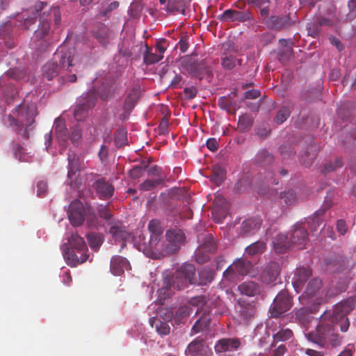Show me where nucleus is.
I'll return each mask as SVG.
<instances>
[{"mask_svg":"<svg viewBox=\"0 0 356 356\" xmlns=\"http://www.w3.org/2000/svg\"><path fill=\"white\" fill-rule=\"evenodd\" d=\"M356 298L350 297L337 304L333 309L325 311L321 316V324L314 332L306 335L307 339L324 348L340 346L341 337L338 334L335 327L339 325L342 332L348 330L350 322L347 315L353 310Z\"/></svg>","mask_w":356,"mask_h":356,"instance_id":"nucleus-1","label":"nucleus"},{"mask_svg":"<svg viewBox=\"0 0 356 356\" xmlns=\"http://www.w3.org/2000/svg\"><path fill=\"white\" fill-rule=\"evenodd\" d=\"M36 115L35 106L33 104L26 106L20 104L14 108L12 113L3 118V122L6 126L13 127L16 132H19L26 127L22 136L28 139L29 138L28 128L34 123Z\"/></svg>","mask_w":356,"mask_h":356,"instance_id":"nucleus-2","label":"nucleus"},{"mask_svg":"<svg viewBox=\"0 0 356 356\" xmlns=\"http://www.w3.org/2000/svg\"><path fill=\"white\" fill-rule=\"evenodd\" d=\"M194 273L195 266L193 264L182 265L179 270L172 275L171 277H164L161 290H168L171 286L177 290L184 289L188 284H192V277Z\"/></svg>","mask_w":356,"mask_h":356,"instance_id":"nucleus-3","label":"nucleus"},{"mask_svg":"<svg viewBox=\"0 0 356 356\" xmlns=\"http://www.w3.org/2000/svg\"><path fill=\"white\" fill-rule=\"evenodd\" d=\"M292 307L291 298L286 291H281L275 298L270 307V316L278 318Z\"/></svg>","mask_w":356,"mask_h":356,"instance_id":"nucleus-4","label":"nucleus"},{"mask_svg":"<svg viewBox=\"0 0 356 356\" xmlns=\"http://www.w3.org/2000/svg\"><path fill=\"white\" fill-rule=\"evenodd\" d=\"M241 346V341L237 337H223L218 340L214 346V350L219 356H230V354L237 351Z\"/></svg>","mask_w":356,"mask_h":356,"instance_id":"nucleus-5","label":"nucleus"},{"mask_svg":"<svg viewBox=\"0 0 356 356\" xmlns=\"http://www.w3.org/2000/svg\"><path fill=\"white\" fill-rule=\"evenodd\" d=\"M61 249L65 262L71 267H76L82 264L89 258L88 250L76 252L71 250L67 243H64Z\"/></svg>","mask_w":356,"mask_h":356,"instance_id":"nucleus-6","label":"nucleus"},{"mask_svg":"<svg viewBox=\"0 0 356 356\" xmlns=\"http://www.w3.org/2000/svg\"><path fill=\"white\" fill-rule=\"evenodd\" d=\"M252 267V263L244 258L236 259L232 265H230L224 272L225 277L232 280L237 275H247Z\"/></svg>","mask_w":356,"mask_h":356,"instance_id":"nucleus-7","label":"nucleus"},{"mask_svg":"<svg viewBox=\"0 0 356 356\" xmlns=\"http://www.w3.org/2000/svg\"><path fill=\"white\" fill-rule=\"evenodd\" d=\"M67 215L73 226L77 227L81 225L86 215V211L83 203L78 200L72 201L69 205Z\"/></svg>","mask_w":356,"mask_h":356,"instance_id":"nucleus-8","label":"nucleus"},{"mask_svg":"<svg viewBox=\"0 0 356 356\" xmlns=\"http://www.w3.org/2000/svg\"><path fill=\"white\" fill-rule=\"evenodd\" d=\"M186 354L190 356H213L209 346L201 337H197L187 346Z\"/></svg>","mask_w":356,"mask_h":356,"instance_id":"nucleus-9","label":"nucleus"},{"mask_svg":"<svg viewBox=\"0 0 356 356\" xmlns=\"http://www.w3.org/2000/svg\"><path fill=\"white\" fill-rule=\"evenodd\" d=\"M53 59L58 64L60 71L70 70L73 66L74 52L72 49L60 47L55 52Z\"/></svg>","mask_w":356,"mask_h":356,"instance_id":"nucleus-10","label":"nucleus"},{"mask_svg":"<svg viewBox=\"0 0 356 356\" xmlns=\"http://www.w3.org/2000/svg\"><path fill=\"white\" fill-rule=\"evenodd\" d=\"M252 13L249 10L240 11L233 9L225 10L219 17L222 22H245L252 20Z\"/></svg>","mask_w":356,"mask_h":356,"instance_id":"nucleus-11","label":"nucleus"},{"mask_svg":"<svg viewBox=\"0 0 356 356\" xmlns=\"http://www.w3.org/2000/svg\"><path fill=\"white\" fill-rule=\"evenodd\" d=\"M97 99V95L95 92L90 91L87 94V97L83 98L81 103L76 106L74 115L76 120H81L85 118L86 114L89 108L95 105Z\"/></svg>","mask_w":356,"mask_h":356,"instance_id":"nucleus-12","label":"nucleus"},{"mask_svg":"<svg viewBox=\"0 0 356 356\" xmlns=\"http://www.w3.org/2000/svg\"><path fill=\"white\" fill-rule=\"evenodd\" d=\"M266 26L274 31H281L287 29L293 24L290 16L288 15H272L264 21Z\"/></svg>","mask_w":356,"mask_h":356,"instance_id":"nucleus-13","label":"nucleus"},{"mask_svg":"<svg viewBox=\"0 0 356 356\" xmlns=\"http://www.w3.org/2000/svg\"><path fill=\"white\" fill-rule=\"evenodd\" d=\"M280 270L279 263L276 261L268 263L261 273V280L266 284L275 282L279 278Z\"/></svg>","mask_w":356,"mask_h":356,"instance_id":"nucleus-14","label":"nucleus"},{"mask_svg":"<svg viewBox=\"0 0 356 356\" xmlns=\"http://www.w3.org/2000/svg\"><path fill=\"white\" fill-rule=\"evenodd\" d=\"M186 69L188 73L201 80L204 75L211 76V70L209 66L204 62H188Z\"/></svg>","mask_w":356,"mask_h":356,"instance_id":"nucleus-15","label":"nucleus"},{"mask_svg":"<svg viewBox=\"0 0 356 356\" xmlns=\"http://www.w3.org/2000/svg\"><path fill=\"white\" fill-rule=\"evenodd\" d=\"M321 286V280L318 278L311 279L302 295L299 297L301 304L307 305L311 302L310 298L318 295Z\"/></svg>","mask_w":356,"mask_h":356,"instance_id":"nucleus-16","label":"nucleus"},{"mask_svg":"<svg viewBox=\"0 0 356 356\" xmlns=\"http://www.w3.org/2000/svg\"><path fill=\"white\" fill-rule=\"evenodd\" d=\"M312 277V270L309 268H298L295 270L292 279V284L297 293L303 289L306 282Z\"/></svg>","mask_w":356,"mask_h":356,"instance_id":"nucleus-17","label":"nucleus"},{"mask_svg":"<svg viewBox=\"0 0 356 356\" xmlns=\"http://www.w3.org/2000/svg\"><path fill=\"white\" fill-rule=\"evenodd\" d=\"M308 241V233L305 227H302V224H297L292 232L291 236V243L297 245L299 249L306 248Z\"/></svg>","mask_w":356,"mask_h":356,"instance_id":"nucleus-18","label":"nucleus"},{"mask_svg":"<svg viewBox=\"0 0 356 356\" xmlns=\"http://www.w3.org/2000/svg\"><path fill=\"white\" fill-rule=\"evenodd\" d=\"M261 223L262 220L259 216L245 220L241 226V234L243 236H250L255 234L260 229Z\"/></svg>","mask_w":356,"mask_h":356,"instance_id":"nucleus-19","label":"nucleus"},{"mask_svg":"<svg viewBox=\"0 0 356 356\" xmlns=\"http://www.w3.org/2000/svg\"><path fill=\"white\" fill-rule=\"evenodd\" d=\"M92 187L99 198L104 200L111 197L115 190L112 184L106 181L104 178H100L96 180L93 183Z\"/></svg>","mask_w":356,"mask_h":356,"instance_id":"nucleus-20","label":"nucleus"},{"mask_svg":"<svg viewBox=\"0 0 356 356\" xmlns=\"http://www.w3.org/2000/svg\"><path fill=\"white\" fill-rule=\"evenodd\" d=\"M216 249L217 245L216 242L209 238L202 247L196 250L195 252V261L200 264L205 263L209 260V255L204 251L213 252Z\"/></svg>","mask_w":356,"mask_h":356,"instance_id":"nucleus-21","label":"nucleus"},{"mask_svg":"<svg viewBox=\"0 0 356 356\" xmlns=\"http://www.w3.org/2000/svg\"><path fill=\"white\" fill-rule=\"evenodd\" d=\"M130 268V264L126 258L120 255H115L111 258L110 269L114 275H121L124 270Z\"/></svg>","mask_w":356,"mask_h":356,"instance_id":"nucleus-22","label":"nucleus"},{"mask_svg":"<svg viewBox=\"0 0 356 356\" xmlns=\"http://www.w3.org/2000/svg\"><path fill=\"white\" fill-rule=\"evenodd\" d=\"M93 36L102 45H106L111 39V32L106 25L99 23L92 30Z\"/></svg>","mask_w":356,"mask_h":356,"instance_id":"nucleus-23","label":"nucleus"},{"mask_svg":"<svg viewBox=\"0 0 356 356\" xmlns=\"http://www.w3.org/2000/svg\"><path fill=\"white\" fill-rule=\"evenodd\" d=\"M166 237L172 246V252H175L179 249V245L184 243L186 237L181 229H170L166 232Z\"/></svg>","mask_w":356,"mask_h":356,"instance_id":"nucleus-24","label":"nucleus"},{"mask_svg":"<svg viewBox=\"0 0 356 356\" xmlns=\"http://www.w3.org/2000/svg\"><path fill=\"white\" fill-rule=\"evenodd\" d=\"M214 277V271L210 268H203L198 272V277L195 273L192 277V284L206 285L211 282Z\"/></svg>","mask_w":356,"mask_h":356,"instance_id":"nucleus-25","label":"nucleus"},{"mask_svg":"<svg viewBox=\"0 0 356 356\" xmlns=\"http://www.w3.org/2000/svg\"><path fill=\"white\" fill-rule=\"evenodd\" d=\"M200 315V318L195 321L191 330V335H195L199 332L206 331L209 329L211 318L209 313L204 311Z\"/></svg>","mask_w":356,"mask_h":356,"instance_id":"nucleus-26","label":"nucleus"},{"mask_svg":"<svg viewBox=\"0 0 356 356\" xmlns=\"http://www.w3.org/2000/svg\"><path fill=\"white\" fill-rule=\"evenodd\" d=\"M292 244L289 241L287 236L283 234L277 235L273 241V249L276 253H284L289 249Z\"/></svg>","mask_w":356,"mask_h":356,"instance_id":"nucleus-27","label":"nucleus"},{"mask_svg":"<svg viewBox=\"0 0 356 356\" xmlns=\"http://www.w3.org/2000/svg\"><path fill=\"white\" fill-rule=\"evenodd\" d=\"M42 75L48 80H52L60 73L58 64L52 58L42 69Z\"/></svg>","mask_w":356,"mask_h":356,"instance_id":"nucleus-28","label":"nucleus"},{"mask_svg":"<svg viewBox=\"0 0 356 356\" xmlns=\"http://www.w3.org/2000/svg\"><path fill=\"white\" fill-rule=\"evenodd\" d=\"M238 289L241 293L248 296H254L260 291L259 284L252 281L244 282L238 286Z\"/></svg>","mask_w":356,"mask_h":356,"instance_id":"nucleus-29","label":"nucleus"},{"mask_svg":"<svg viewBox=\"0 0 356 356\" xmlns=\"http://www.w3.org/2000/svg\"><path fill=\"white\" fill-rule=\"evenodd\" d=\"M67 243L71 250H76V252H86L88 250L83 238L77 234H72L69 238Z\"/></svg>","mask_w":356,"mask_h":356,"instance_id":"nucleus-30","label":"nucleus"},{"mask_svg":"<svg viewBox=\"0 0 356 356\" xmlns=\"http://www.w3.org/2000/svg\"><path fill=\"white\" fill-rule=\"evenodd\" d=\"M54 129L58 139L60 142L65 143L69 136L65 125V122L61 118H56L54 124Z\"/></svg>","mask_w":356,"mask_h":356,"instance_id":"nucleus-31","label":"nucleus"},{"mask_svg":"<svg viewBox=\"0 0 356 356\" xmlns=\"http://www.w3.org/2000/svg\"><path fill=\"white\" fill-rule=\"evenodd\" d=\"M220 60L222 67L226 70H232L236 65H241L242 64L241 58H236L235 56L228 54H222Z\"/></svg>","mask_w":356,"mask_h":356,"instance_id":"nucleus-32","label":"nucleus"},{"mask_svg":"<svg viewBox=\"0 0 356 356\" xmlns=\"http://www.w3.org/2000/svg\"><path fill=\"white\" fill-rule=\"evenodd\" d=\"M293 312L296 320L302 325H306L310 321L309 314L313 311L311 308L305 307L293 310Z\"/></svg>","mask_w":356,"mask_h":356,"instance_id":"nucleus-33","label":"nucleus"},{"mask_svg":"<svg viewBox=\"0 0 356 356\" xmlns=\"http://www.w3.org/2000/svg\"><path fill=\"white\" fill-rule=\"evenodd\" d=\"M139 98V91L137 89H132L127 96L124 104V111L129 114L134 108Z\"/></svg>","mask_w":356,"mask_h":356,"instance_id":"nucleus-34","label":"nucleus"},{"mask_svg":"<svg viewBox=\"0 0 356 356\" xmlns=\"http://www.w3.org/2000/svg\"><path fill=\"white\" fill-rule=\"evenodd\" d=\"M109 232L115 241H124L129 236V233L125 227L121 224L112 225Z\"/></svg>","mask_w":356,"mask_h":356,"instance_id":"nucleus-35","label":"nucleus"},{"mask_svg":"<svg viewBox=\"0 0 356 356\" xmlns=\"http://www.w3.org/2000/svg\"><path fill=\"white\" fill-rule=\"evenodd\" d=\"M266 249V243L263 241H257L245 248V253L249 256L262 254Z\"/></svg>","mask_w":356,"mask_h":356,"instance_id":"nucleus-36","label":"nucleus"},{"mask_svg":"<svg viewBox=\"0 0 356 356\" xmlns=\"http://www.w3.org/2000/svg\"><path fill=\"white\" fill-rule=\"evenodd\" d=\"M87 239L90 247L97 251L102 245L104 237L102 234L97 232H90L87 234Z\"/></svg>","mask_w":356,"mask_h":356,"instance_id":"nucleus-37","label":"nucleus"},{"mask_svg":"<svg viewBox=\"0 0 356 356\" xmlns=\"http://www.w3.org/2000/svg\"><path fill=\"white\" fill-rule=\"evenodd\" d=\"M149 323L152 327H155L156 332L161 335H167L170 333V327L166 322L161 321L155 317L149 319Z\"/></svg>","mask_w":356,"mask_h":356,"instance_id":"nucleus-38","label":"nucleus"},{"mask_svg":"<svg viewBox=\"0 0 356 356\" xmlns=\"http://www.w3.org/2000/svg\"><path fill=\"white\" fill-rule=\"evenodd\" d=\"M293 333L291 329L282 328L280 330H279L277 333L273 335V343H272L271 346L275 347V343L289 340L293 337Z\"/></svg>","mask_w":356,"mask_h":356,"instance_id":"nucleus-39","label":"nucleus"},{"mask_svg":"<svg viewBox=\"0 0 356 356\" xmlns=\"http://www.w3.org/2000/svg\"><path fill=\"white\" fill-rule=\"evenodd\" d=\"M163 58V56L161 54H158L156 51L155 53L152 51V49L146 46V50L143 54V61L147 65H152L156 63L161 60Z\"/></svg>","mask_w":356,"mask_h":356,"instance_id":"nucleus-40","label":"nucleus"},{"mask_svg":"<svg viewBox=\"0 0 356 356\" xmlns=\"http://www.w3.org/2000/svg\"><path fill=\"white\" fill-rule=\"evenodd\" d=\"M68 172L67 177L71 178L73 175L79 171L80 162L79 159L74 154H68Z\"/></svg>","mask_w":356,"mask_h":356,"instance_id":"nucleus-41","label":"nucleus"},{"mask_svg":"<svg viewBox=\"0 0 356 356\" xmlns=\"http://www.w3.org/2000/svg\"><path fill=\"white\" fill-rule=\"evenodd\" d=\"M253 125V119L250 115H242L238 118V128L241 132H245Z\"/></svg>","mask_w":356,"mask_h":356,"instance_id":"nucleus-42","label":"nucleus"},{"mask_svg":"<svg viewBox=\"0 0 356 356\" xmlns=\"http://www.w3.org/2000/svg\"><path fill=\"white\" fill-rule=\"evenodd\" d=\"M49 22L47 20L44 19L40 20L39 27L34 33V39H42L49 33Z\"/></svg>","mask_w":356,"mask_h":356,"instance_id":"nucleus-43","label":"nucleus"},{"mask_svg":"<svg viewBox=\"0 0 356 356\" xmlns=\"http://www.w3.org/2000/svg\"><path fill=\"white\" fill-rule=\"evenodd\" d=\"M186 5L184 0H168L167 10L171 12H180L184 14Z\"/></svg>","mask_w":356,"mask_h":356,"instance_id":"nucleus-44","label":"nucleus"},{"mask_svg":"<svg viewBox=\"0 0 356 356\" xmlns=\"http://www.w3.org/2000/svg\"><path fill=\"white\" fill-rule=\"evenodd\" d=\"M331 206L332 204L327 202L323 206L324 209H320L315 213L314 216L312 218V224L310 225L312 231L314 232L317 230V227H319L320 225L321 224L318 217L323 215L325 213V210L330 209Z\"/></svg>","mask_w":356,"mask_h":356,"instance_id":"nucleus-45","label":"nucleus"},{"mask_svg":"<svg viewBox=\"0 0 356 356\" xmlns=\"http://www.w3.org/2000/svg\"><path fill=\"white\" fill-rule=\"evenodd\" d=\"M162 178H158L156 179H146L142 184H140V189L144 191H149L154 189L159 184L163 182Z\"/></svg>","mask_w":356,"mask_h":356,"instance_id":"nucleus-46","label":"nucleus"},{"mask_svg":"<svg viewBox=\"0 0 356 356\" xmlns=\"http://www.w3.org/2000/svg\"><path fill=\"white\" fill-rule=\"evenodd\" d=\"M256 160L259 164L265 165L273 161V156L268 152L262 150L257 154Z\"/></svg>","mask_w":356,"mask_h":356,"instance_id":"nucleus-47","label":"nucleus"},{"mask_svg":"<svg viewBox=\"0 0 356 356\" xmlns=\"http://www.w3.org/2000/svg\"><path fill=\"white\" fill-rule=\"evenodd\" d=\"M127 140V131L124 129H118L115 134L114 141L118 147H122Z\"/></svg>","mask_w":356,"mask_h":356,"instance_id":"nucleus-48","label":"nucleus"},{"mask_svg":"<svg viewBox=\"0 0 356 356\" xmlns=\"http://www.w3.org/2000/svg\"><path fill=\"white\" fill-rule=\"evenodd\" d=\"M190 304L193 307H197L196 314H201L204 312L202 307L206 304V298L204 296L194 297L191 299Z\"/></svg>","mask_w":356,"mask_h":356,"instance_id":"nucleus-49","label":"nucleus"},{"mask_svg":"<svg viewBox=\"0 0 356 356\" xmlns=\"http://www.w3.org/2000/svg\"><path fill=\"white\" fill-rule=\"evenodd\" d=\"M148 229L149 232L156 236H160L163 233L161 222L158 220L153 219L150 220L148 224Z\"/></svg>","mask_w":356,"mask_h":356,"instance_id":"nucleus-50","label":"nucleus"},{"mask_svg":"<svg viewBox=\"0 0 356 356\" xmlns=\"http://www.w3.org/2000/svg\"><path fill=\"white\" fill-rule=\"evenodd\" d=\"M342 166H343V162H342L341 159L337 158L335 159L334 163L329 162V163H326L324 165L323 169L322 170V172L323 173L331 172L335 170L336 169L341 168Z\"/></svg>","mask_w":356,"mask_h":356,"instance_id":"nucleus-51","label":"nucleus"},{"mask_svg":"<svg viewBox=\"0 0 356 356\" xmlns=\"http://www.w3.org/2000/svg\"><path fill=\"white\" fill-rule=\"evenodd\" d=\"M290 111L288 107H282L277 113L275 121L280 124L286 120L290 115Z\"/></svg>","mask_w":356,"mask_h":356,"instance_id":"nucleus-52","label":"nucleus"},{"mask_svg":"<svg viewBox=\"0 0 356 356\" xmlns=\"http://www.w3.org/2000/svg\"><path fill=\"white\" fill-rule=\"evenodd\" d=\"M307 30L309 35L312 36L313 38H316L320 33L321 26L318 22H311L307 24Z\"/></svg>","mask_w":356,"mask_h":356,"instance_id":"nucleus-53","label":"nucleus"},{"mask_svg":"<svg viewBox=\"0 0 356 356\" xmlns=\"http://www.w3.org/2000/svg\"><path fill=\"white\" fill-rule=\"evenodd\" d=\"M292 53L293 50L291 48L289 47L280 51L278 54L279 60L282 63L285 64L290 60L291 57L292 56Z\"/></svg>","mask_w":356,"mask_h":356,"instance_id":"nucleus-54","label":"nucleus"},{"mask_svg":"<svg viewBox=\"0 0 356 356\" xmlns=\"http://www.w3.org/2000/svg\"><path fill=\"white\" fill-rule=\"evenodd\" d=\"M280 197L286 204H291L295 202L296 193L293 191H288L286 192L282 193Z\"/></svg>","mask_w":356,"mask_h":356,"instance_id":"nucleus-55","label":"nucleus"},{"mask_svg":"<svg viewBox=\"0 0 356 356\" xmlns=\"http://www.w3.org/2000/svg\"><path fill=\"white\" fill-rule=\"evenodd\" d=\"M70 138L73 144L79 145L81 140V129L77 127L73 128L71 131Z\"/></svg>","mask_w":356,"mask_h":356,"instance_id":"nucleus-56","label":"nucleus"},{"mask_svg":"<svg viewBox=\"0 0 356 356\" xmlns=\"http://www.w3.org/2000/svg\"><path fill=\"white\" fill-rule=\"evenodd\" d=\"M168 46V42L167 40L162 38L159 39L156 42V51L158 52V54H161L163 56L164 52L166 51L167 47Z\"/></svg>","mask_w":356,"mask_h":356,"instance_id":"nucleus-57","label":"nucleus"},{"mask_svg":"<svg viewBox=\"0 0 356 356\" xmlns=\"http://www.w3.org/2000/svg\"><path fill=\"white\" fill-rule=\"evenodd\" d=\"M183 92L186 99H192L197 96V89L195 86L187 87L184 89Z\"/></svg>","mask_w":356,"mask_h":356,"instance_id":"nucleus-58","label":"nucleus"},{"mask_svg":"<svg viewBox=\"0 0 356 356\" xmlns=\"http://www.w3.org/2000/svg\"><path fill=\"white\" fill-rule=\"evenodd\" d=\"M147 168V165L144 167L136 165L129 170V176L132 179H138L143 175L144 169Z\"/></svg>","mask_w":356,"mask_h":356,"instance_id":"nucleus-59","label":"nucleus"},{"mask_svg":"<svg viewBox=\"0 0 356 356\" xmlns=\"http://www.w3.org/2000/svg\"><path fill=\"white\" fill-rule=\"evenodd\" d=\"M218 106L224 110H229L232 105L231 99L227 97H221L218 101Z\"/></svg>","mask_w":356,"mask_h":356,"instance_id":"nucleus-60","label":"nucleus"},{"mask_svg":"<svg viewBox=\"0 0 356 356\" xmlns=\"http://www.w3.org/2000/svg\"><path fill=\"white\" fill-rule=\"evenodd\" d=\"M168 127H169L168 118L167 116H163L159 123V132L162 134H167Z\"/></svg>","mask_w":356,"mask_h":356,"instance_id":"nucleus-61","label":"nucleus"},{"mask_svg":"<svg viewBox=\"0 0 356 356\" xmlns=\"http://www.w3.org/2000/svg\"><path fill=\"white\" fill-rule=\"evenodd\" d=\"M47 191V184L43 181H40L37 184V193L40 197H44Z\"/></svg>","mask_w":356,"mask_h":356,"instance_id":"nucleus-62","label":"nucleus"},{"mask_svg":"<svg viewBox=\"0 0 356 356\" xmlns=\"http://www.w3.org/2000/svg\"><path fill=\"white\" fill-rule=\"evenodd\" d=\"M99 216L105 220H110L112 215L110 212V210L109 209L104 206V207H101L99 210Z\"/></svg>","mask_w":356,"mask_h":356,"instance_id":"nucleus-63","label":"nucleus"},{"mask_svg":"<svg viewBox=\"0 0 356 356\" xmlns=\"http://www.w3.org/2000/svg\"><path fill=\"white\" fill-rule=\"evenodd\" d=\"M180 50L182 53H185L189 47L188 37L182 36L179 42Z\"/></svg>","mask_w":356,"mask_h":356,"instance_id":"nucleus-64","label":"nucleus"}]
</instances>
